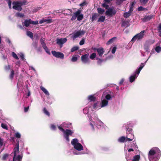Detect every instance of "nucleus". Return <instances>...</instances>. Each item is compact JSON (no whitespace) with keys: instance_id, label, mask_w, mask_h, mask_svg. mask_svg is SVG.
I'll list each match as a JSON object with an SVG mask.
<instances>
[{"instance_id":"obj_4","label":"nucleus","mask_w":161,"mask_h":161,"mask_svg":"<svg viewBox=\"0 0 161 161\" xmlns=\"http://www.w3.org/2000/svg\"><path fill=\"white\" fill-rule=\"evenodd\" d=\"M116 12L115 10L111 8H109L106 11L105 14L110 17H112L113 16L115 15Z\"/></svg>"},{"instance_id":"obj_35","label":"nucleus","mask_w":161,"mask_h":161,"mask_svg":"<svg viewBox=\"0 0 161 161\" xmlns=\"http://www.w3.org/2000/svg\"><path fill=\"white\" fill-rule=\"evenodd\" d=\"M97 10L98 12L100 14H103L105 11L102 8H98Z\"/></svg>"},{"instance_id":"obj_49","label":"nucleus","mask_w":161,"mask_h":161,"mask_svg":"<svg viewBox=\"0 0 161 161\" xmlns=\"http://www.w3.org/2000/svg\"><path fill=\"white\" fill-rule=\"evenodd\" d=\"M15 159L16 160H18V161H21L22 159V157L20 155H18L17 158L15 157Z\"/></svg>"},{"instance_id":"obj_43","label":"nucleus","mask_w":161,"mask_h":161,"mask_svg":"<svg viewBox=\"0 0 161 161\" xmlns=\"http://www.w3.org/2000/svg\"><path fill=\"white\" fill-rule=\"evenodd\" d=\"M1 127L2 128L8 130V127L7 126V125L5 124L2 123L1 124Z\"/></svg>"},{"instance_id":"obj_34","label":"nucleus","mask_w":161,"mask_h":161,"mask_svg":"<svg viewBox=\"0 0 161 161\" xmlns=\"http://www.w3.org/2000/svg\"><path fill=\"white\" fill-rule=\"evenodd\" d=\"M83 14L81 13L78 15V17L77 18V19L78 21H80L82 20L83 18Z\"/></svg>"},{"instance_id":"obj_58","label":"nucleus","mask_w":161,"mask_h":161,"mask_svg":"<svg viewBox=\"0 0 161 161\" xmlns=\"http://www.w3.org/2000/svg\"><path fill=\"white\" fill-rule=\"evenodd\" d=\"M51 129L54 130H55L56 129V126L53 124L51 125Z\"/></svg>"},{"instance_id":"obj_56","label":"nucleus","mask_w":161,"mask_h":161,"mask_svg":"<svg viewBox=\"0 0 161 161\" xmlns=\"http://www.w3.org/2000/svg\"><path fill=\"white\" fill-rule=\"evenodd\" d=\"M41 44L43 48L46 46H46V44L44 42V41H41Z\"/></svg>"},{"instance_id":"obj_29","label":"nucleus","mask_w":161,"mask_h":161,"mask_svg":"<svg viewBox=\"0 0 161 161\" xmlns=\"http://www.w3.org/2000/svg\"><path fill=\"white\" fill-rule=\"evenodd\" d=\"M131 12H129V11L127 12H126L124 14V17L125 18H127L131 15Z\"/></svg>"},{"instance_id":"obj_16","label":"nucleus","mask_w":161,"mask_h":161,"mask_svg":"<svg viewBox=\"0 0 161 161\" xmlns=\"http://www.w3.org/2000/svg\"><path fill=\"white\" fill-rule=\"evenodd\" d=\"M137 77L136 74L131 76L129 78L130 82L131 83L133 82Z\"/></svg>"},{"instance_id":"obj_23","label":"nucleus","mask_w":161,"mask_h":161,"mask_svg":"<svg viewBox=\"0 0 161 161\" xmlns=\"http://www.w3.org/2000/svg\"><path fill=\"white\" fill-rule=\"evenodd\" d=\"M40 88L41 89L46 95H49V93L42 86H41Z\"/></svg>"},{"instance_id":"obj_3","label":"nucleus","mask_w":161,"mask_h":161,"mask_svg":"<svg viewBox=\"0 0 161 161\" xmlns=\"http://www.w3.org/2000/svg\"><path fill=\"white\" fill-rule=\"evenodd\" d=\"M24 25L26 27H28L30 24L33 25H37L38 24V22L37 20L33 21L31 19H26L24 22Z\"/></svg>"},{"instance_id":"obj_63","label":"nucleus","mask_w":161,"mask_h":161,"mask_svg":"<svg viewBox=\"0 0 161 161\" xmlns=\"http://www.w3.org/2000/svg\"><path fill=\"white\" fill-rule=\"evenodd\" d=\"M86 1H84L82 3H80V6H84V5H86Z\"/></svg>"},{"instance_id":"obj_41","label":"nucleus","mask_w":161,"mask_h":161,"mask_svg":"<svg viewBox=\"0 0 161 161\" xmlns=\"http://www.w3.org/2000/svg\"><path fill=\"white\" fill-rule=\"evenodd\" d=\"M8 154H4L2 157V159L3 160H5L8 157Z\"/></svg>"},{"instance_id":"obj_47","label":"nucleus","mask_w":161,"mask_h":161,"mask_svg":"<svg viewBox=\"0 0 161 161\" xmlns=\"http://www.w3.org/2000/svg\"><path fill=\"white\" fill-rule=\"evenodd\" d=\"M16 15L17 16L19 17H20L23 18L24 17V14H21L20 13H16Z\"/></svg>"},{"instance_id":"obj_40","label":"nucleus","mask_w":161,"mask_h":161,"mask_svg":"<svg viewBox=\"0 0 161 161\" xmlns=\"http://www.w3.org/2000/svg\"><path fill=\"white\" fill-rule=\"evenodd\" d=\"M12 56L14 58H15L16 59H19V58L17 56L16 54L14 52H12Z\"/></svg>"},{"instance_id":"obj_27","label":"nucleus","mask_w":161,"mask_h":161,"mask_svg":"<svg viewBox=\"0 0 161 161\" xmlns=\"http://www.w3.org/2000/svg\"><path fill=\"white\" fill-rule=\"evenodd\" d=\"M140 159L139 155H136L134 156L132 161H139Z\"/></svg>"},{"instance_id":"obj_51","label":"nucleus","mask_w":161,"mask_h":161,"mask_svg":"<svg viewBox=\"0 0 161 161\" xmlns=\"http://www.w3.org/2000/svg\"><path fill=\"white\" fill-rule=\"evenodd\" d=\"M144 9L145 8L142 6L139 7L137 9V10L139 11H143Z\"/></svg>"},{"instance_id":"obj_21","label":"nucleus","mask_w":161,"mask_h":161,"mask_svg":"<svg viewBox=\"0 0 161 161\" xmlns=\"http://www.w3.org/2000/svg\"><path fill=\"white\" fill-rule=\"evenodd\" d=\"M126 141V137L125 136H122L119 137L118 140V141L121 143H124Z\"/></svg>"},{"instance_id":"obj_61","label":"nucleus","mask_w":161,"mask_h":161,"mask_svg":"<svg viewBox=\"0 0 161 161\" xmlns=\"http://www.w3.org/2000/svg\"><path fill=\"white\" fill-rule=\"evenodd\" d=\"M144 66V64L143 63H142L140 65V67L138 68L142 70V69L143 68Z\"/></svg>"},{"instance_id":"obj_31","label":"nucleus","mask_w":161,"mask_h":161,"mask_svg":"<svg viewBox=\"0 0 161 161\" xmlns=\"http://www.w3.org/2000/svg\"><path fill=\"white\" fill-rule=\"evenodd\" d=\"M18 1L21 6L24 5H25L27 3V1L25 0H23L22 1Z\"/></svg>"},{"instance_id":"obj_52","label":"nucleus","mask_w":161,"mask_h":161,"mask_svg":"<svg viewBox=\"0 0 161 161\" xmlns=\"http://www.w3.org/2000/svg\"><path fill=\"white\" fill-rule=\"evenodd\" d=\"M116 49H117V47H114L113 48L112 50L111 51V52H112V53H113V54L116 51Z\"/></svg>"},{"instance_id":"obj_28","label":"nucleus","mask_w":161,"mask_h":161,"mask_svg":"<svg viewBox=\"0 0 161 161\" xmlns=\"http://www.w3.org/2000/svg\"><path fill=\"white\" fill-rule=\"evenodd\" d=\"M79 142H78V140L77 139H74L72 140L71 141V144L74 146L75 145H76L77 144H78Z\"/></svg>"},{"instance_id":"obj_7","label":"nucleus","mask_w":161,"mask_h":161,"mask_svg":"<svg viewBox=\"0 0 161 161\" xmlns=\"http://www.w3.org/2000/svg\"><path fill=\"white\" fill-rule=\"evenodd\" d=\"M12 4L13 5V8L14 9L17 10L18 11H20L22 10V8L21 6L18 1L13 2Z\"/></svg>"},{"instance_id":"obj_37","label":"nucleus","mask_w":161,"mask_h":161,"mask_svg":"<svg viewBox=\"0 0 161 161\" xmlns=\"http://www.w3.org/2000/svg\"><path fill=\"white\" fill-rule=\"evenodd\" d=\"M79 49V47L77 46H75L73 47L71 50V52H74L77 50Z\"/></svg>"},{"instance_id":"obj_30","label":"nucleus","mask_w":161,"mask_h":161,"mask_svg":"<svg viewBox=\"0 0 161 161\" xmlns=\"http://www.w3.org/2000/svg\"><path fill=\"white\" fill-rule=\"evenodd\" d=\"M126 129L127 134H132L131 132L132 131V129L131 128L127 127Z\"/></svg>"},{"instance_id":"obj_36","label":"nucleus","mask_w":161,"mask_h":161,"mask_svg":"<svg viewBox=\"0 0 161 161\" xmlns=\"http://www.w3.org/2000/svg\"><path fill=\"white\" fill-rule=\"evenodd\" d=\"M149 0H140V3L142 4H146Z\"/></svg>"},{"instance_id":"obj_17","label":"nucleus","mask_w":161,"mask_h":161,"mask_svg":"<svg viewBox=\"0 0 161 161\" xmlns=\"http://www.w3.org/2000/svg\"><path fill=\"white\" fill-rule=\"evenodd\" d=\"M96 97L93 95H89L88 96V99L90 102H94L96 100Z\"/></svg>"},{"instance_id":"obj_22","label":"nucleus","mask_w":161,"mask_h":161,"mask_svg":"<svg viewBox=\"0 0 161 161\" xmlns=\"http://www.w3.org/2000/svg\"><path fill=\"white\" fill-rule=\"evenodd\" d=\"M47 22L48 23H50L52 22V20L51 19H42L40 20L39 21V23L40 24H42L43 23Z\"/></svg>"},{"instance_id":"obj_59","label":"nucleus","mask_w":161,"mask_h":161,"mask_svg":"<svg viewBox=\"0 0 161 161\" xmlns=\"http://www.w3.org/2000/svg\"><path fill=\"white\" fill-rule=\"evenodd\" d=\"M141 69L138 68L136 70V72H135V74H136V75L139 74L140 71H141Z\"/></svg>"},{"instance_id":"obj_1","label":"nucleus","mask_w":161,"mask_h":161,"mask_svg":"<svg viewBox=\"0 0 161 161\" xmlns=\"http://www.w3.org/2000/svg\"><path fill=\"white\" fill-rule=\"evenodd\" d=\"M158 148H153L151 149L148 153V158L150 161H158L159 159V156H154L156 154V150H158Z\"/></svg>"},{"instance_id":"obj_38","label":"nucleus","mask_w":161,"mask_h":161,"mask_svg":"<svg viewBox=\"0 0 161 161\" xmlns=\"http://www.w3.org/2000/svg\"><path fill=\"white\" fill-rule=\"evenodd\" d=\"M96 54L95 53H93L90 56V58L92 59H94L96 57Z\"/></svg>"},{"instance_id":"obj_2","label":"nucleus","mask_w":161,"mask_h":161,"mask_svg":"<svg viewBox=\"0 0 161 161\" xmlns=\"http://www.w3.org/2000/svg\"><path fill=\"white\" fill-rule=\"evenodd\" d=\"M63 133L64 136L66 140L69 142V136H72L74 132L71 130L67 129L65 130Z\"/></svg>"},{"instance_id":"obj_45","label":"nucleus","mask_w":161,"mask_h":161,"mask_svg":"<svg viewBox=\"0 0 161 161\" xmlns=\"http://www.w3.org/2000/svg\"><path fill=\"white\" fill-rule=\"evenodd\" d=\"M77 58L76 57L73 56L71 59V61L73 62H75L77 61Z\"/></svg>"},{"instance_id":"obj_12","label":"nucleus","mask_w":161,"mask_h":161,"mask_svg":"<svg viewBox=\"0 0 161 161\" xmlns=\"http://www.w3.org/2000/svg\"><path fill=\"white\" fill-rule=\"evenodd\" d=\"M81 13V10L78 9L77 11L74 13L71 19V20L73 21L75 20L76 18L78 17V15Z\"/></svg>"},{"instance_id":"obj_53","label":"nucleus","mask_w":161,"mask_h":161,"mask_svg":"<svg viewBox=\"0 0 161 161\" xmlns=\"http://www.w3.org/2000/svg\"><path fill=\"white\" fill-rule=\"evenodd\" d=\"M102 6L103 7L105 8L106 9H107L108 10V8L109 7V6L107 4L105 3H104L102 4Z\"/></svg>"},{"instance_id":"obj_19","label":"nucleus","mask_w":161,"mask_h":161,"mask_svg":"<svg viewBox=\"0 0 161 161\" xmlns=\"http://www.w3.org/2000/svg\"><path fill=\"white\" fill-rule=\"evenodd\" d=\"M130 135L131 136V137H130V138H128L129 135H127L126 137V141H127L129 142H130L133 140L134 138V136L132 134H131Z\"/></svg>"},{"instance_id":"obj_50","label":"nucleus","mask_w":161,"mask_h":161,"mask_svg":"<svg viewBox=\"0 0 161 161\" xmlns=\"http://www.w3.org/2000/svg\"><path fill=\"white\" fill-rule=\"evenodd\" d=\"M43 49L45 50L46 51L47 53L49 54H50V52L49 51V50L48 48L47 47V46H46L44 47L43 48Z\"/></svg>"},{"instance_id":"obj_62","label":"nucleus","mask_w":161,"mask_h":161,"mask_svg":"<svg viewBox=\"0 0 161 161\" xmlns=\"http://www.w3.org/2000/svg\"><path fill=\"white\" fill-rule=\"evenodd\" d=\"M127 25V23L126 21H123L122 22V26H126Z\"/></svg>"},{"instance_id":"obj_25","label":"nucleus","mask_w":161,"mask_h":161,"mask_svg":"<svg viewBox=\"0 0 161 161\" xmlns=\"http://www.w3.org/2000/svg\"><path fill=\"white\" fill-rule=\"evenodd\" d=\"M14 71L13 70H11L10 74L9 75V78L11 80H12L14 78Z\"/></svg>"},{"instance_id":"obj_8","label":"nucleus","mask_w":161,"mask_h":161,"mask_svg":"<svg viewBox=\"0 0 161 161\" xmlns=\"http://www.w3.org/2000/svg\"><path fill=\"white\" fill-rule=\"evenodd\" d=\"M89 54L86 53L82 55L81 57V60L83 63L86 64L89 63L90 62L89 59L88 58Z\"/></svg>"},{"instance_id":"obj_15","label":"nucleus","mask_w":161,"mask_h":161,"mask_svg":"<svg viewBox=\"0 0 161 161\" xmlns=\"http://www.w3.org/2000/svg\"><path fill=\"white\" fill-rule=\"evenodd\" d=\"M72 12L71 9H67L64 10L63 14L66 15H70L71 14Z\"/></svg>"},{"instance_id":"obj_24","label":"nucleus","mask_w":161,"mask_h":161,"mask_svg":"<svg viewBox=\"0 0 161 161\" xmlns=\"http://www.w3.org/2000/svg\"><path fill=\"white\" fill-rule=\"evenodd\" d=\"M26 34L27 35L30 37L31 39H33V35L32 32L29 31H27L26 32Z\"/></svg>"},{"instance_id":"obj_33","label":"nucleus","mask_w":161,"mask_h":161,"mask_svg":"<svg viewBox=\"0 0 161 161\" xmlns=\"http://www.w3.org/2000/svg\"><path fill=\"white\" fill-rule=\"evenodd\" d=\"M43 113L48 117L50 116V114L49 112L45 108H44L43 109Z\"/></svg>"},{"instance_id":"obj_14","label":"nucleus","mask_w":161,"mask_h":161,"mask_svg":"<svg viewBox=\"0 0 161 161\" xmlns=\"http://www.w3.org/2000/svg\"><path fill=\"white\" fill-rule=\"evenodd\" d=\"M14 156L16 157V153L19 152V142H17L16 145V147L14 148Z\"/></svg>"},{"instance_id":"obj_60","label":"nucleus","mask_w":161,"mask_h":161,"mask_svg":"<svg viewBox=\"0 0 161 161\" xmlns=\"http://www.w3.org/2000/svg\"><path fill=\"white\" fill-rule=\"evenodd\" d=\"M144 66V64L143 63H142L140 65V67L138 68L142 70V69L143 68Z\"/></svg>"},{"instance_id":"obj_57","label":"nucleus","mask_w":161,"mask_h":161,"mask_svg":"<svg viewBox=\"0 0 161 161\" xmlns=\"http://www.w3.org/2000/svg\"><path fill=\"white\" fill-rule=\"evenodd\" d=\"M58 128L63 133L64 132L65 130H64L61 126H58Z\"/></svg>"},{"instance_id":"obj_55","label":"nucleus","mask_w":161,"mask_h":161,"mask_svg":"<svg viewBox=\"0 0 161 161\" xmlns=\"http://www.w3.org/2000/svg\"><path fill=\"white\" fill-rule=\"evenodd\" d=\"M3 139L0 137V146H3Z\"/></svg>"},{"instance_id":"obj_26","label":"nucleus","mask_w":161,"mask_h":161,"mask_svg":"<svg viewBox=\"0 0 161 161\" xmlns=\"http://www.w3.org/2000/svg\"><path fill=\"white\" fill-rule=\"evenodd\" d=\"M66 41H57V44L61 48L62 47L63 44L66 42Z\"/></svg>"},{"instance_id":"obj_48","label":"nucleus","mask_w":161,"mask_h":161,"mask_svg":"<svg viewBox=\"0 0 161 161\" xmlns=\"http://www.w3.org/2000/svg\"><path fill=\"white\" fill-rule=\"evenodd\" d=\"M105 98L107 100H109L111 98V96L110 94H107L105 96Z\"/></svg>"},{"instance_id":"obj_5","label":"nucleus","mask_w":161,"mask_h":161,"mask_svg":"<svg viewBox=\"0 0 161 161\" xmlns=\"http://www.w3.org/2000/svg\"><path fill=\"white\" fill-rule=\"evenodd\" d=\"M146 31L145 30L142 31L140 33L135 36L131 39V40H136V39H137L138 40L141 39L144 36V33Z\"/></svg>"},{"instance_id":"obj_18","label":"nucleus","mask_w":161,"mask_h":161,"mask_svg":"<svg viewBox=\"0 0 161 161\" xmlns=\"http://www.w3.org/2000/svg\"><path fill=\"white\" fill-rule=\"evenodd\" d=\"M108 104V101L105 99H103L102 102L101 107H103L107 105Z\"/></svg>"},{"instance_id":"obj_64","label":"nucleus","mask_w":161,"mask_h":161,"mask_svg":"<svg viewBox=\"0 0 161 161\" xmlns=\"http://www.w3.org/2000/svg\"><path fill=\"white\" fill-rule=\"evenodd\" d=\"M133 11V7H132V6H130V8L129 10V12H130L131 13H132Z\"/></svg>"},{"instance_id":"obj_44","label":"nucleus","mask_w":161,"mask_h":161,"mask_svg":"<svg viewBox=\"0 0 161 161\" xmlns=\"http://www.w3.org/2000/svg\"><path fill=\"white\" fill-rule=\"evenodd\" d=\"M98 61H97V64L98 65H101L102 63L103 62V60L101 59L97 58Z\"/></svg>"},{"instance_id":"obj_11","label":"nucleus","mask_w":161,"mask_h":161,"mask_svg":"<svg viewBox=\"0 0 161 161\" xmlns=\"http://www.w3.org/2000/svg\"><path fill=\"white\" fill-rule=\"evenodd\" d=\"M153 16V15L152 14L148 15H146L142 19V20L143 22H146L150 20Z\"/></svg>"},{"instance_id":"obj_46","label":"nucleus","mask_w":161,"mask_h":161,"mask_svg":"<svg viewBox=\"0 0 161 161\" xmlns=\"http://www.w3.org/2000/svg\"><path fill=\"white\" fill-rule=\"evenodd\" d=\"M10 69V65H5L4 66V69L6 70H8Z\"/></svg>"},{"instance_id":"obj_39","label":"nucleus","mask_w":161,"mask_h":161,"mask_svg":"<svg viewBox=\"0 0 161 161\" xmlns=\"http://www.w3.org/2000/svg\"><path fill=\"white\" fill-rule=\"evenodd\" d=\"M155 51L157 53H159L161 51V47L160 46H157L155 49Z\"/></svg>"},{"instance_id":"obj_10","label":"nucleus","mask_w":161,"mask_h":161,"mask_svg":"<svg viewBox=\"0 0 161 161\" xmlns=\"http://www.w3.org/2000/svg\"><path fill=\"white\" fill-rule=\"evenodd\" d=\"M93 50L94 51H97V52L100 57H102L104 52L103 48L101 47L98 48H94Z\"/></svg>"},{"instance_id":"obj_42","label":"nucleus","mask_w":161,"mask_h":161,"mask_svg":"<svg viewBox=\"0 0 161 161\" xmlns=\"http://www.w3.org/2000/svg\"><path fill=\"white\" fill-rule=\"evenodd\" d=\"M5 0L8 1V4L9 8L10 9H11V3H12V2H11V0Z\"/></svg>"},{"instance_id":"obj_9","label":"nucleus","mask_w":161,"mask_h":161,"mask_svg":"<svg viewBox=\"0 0 161 161\" xmlns=\"http://www.w3.org/2000/svg\"><path fill=\"white\" fill-rule=\"evenodd\" d=\"M85 32L83 30H80L74 33L73 35V38H76L80 36L85 34Z\"/></svg>"},{"instance_id":"obj_13","label":"nucleus","mask_w":161,"mask_h":161,"mask_svg":"<svg viewBox=\"0 0 161 161\" xmlns=\"http://www.w3.org/2000/svg\"><path fill=\"white\" fill-rule=\"evenodd\" d=\"M74 147L75 149L79 151L82 150L83 149V148L82 146L80 143H78L76 145H75V146H74Z\"/></svg>"},{"instance_id":"obj_6","label":"nucleus","mask_w":161,"mask_h":161,"mask_svg":"<svg viewBox=\"0 0 161 161\" xmlns=\"http://www.w3.org/2000/svg\"><path fill=\"white\" fill-rule=\"evenodd\" d=\"M51 53L55 57L60 58L61 59H63L64 57V54L61 52H56L55 51H52Z\"/></svg>"},{"instance_id":"obj_20","label":"nucleus","mask_w":161,"mask_h":161,"mask_svg":"<svg viewBox=\"0 0 161 161\" xmlns=\"http://www.w3.org/2000/svg\"><path fill=\"white\" fill-rule=\"evenodd\" d=\"M99 14L97 13H94V14L92 17L91 18V21L92 22H93L96 18H97L99 16Z\"/></svg>"},{"instance_id":"obj_54","label":"nucleus","mask_w":161,"mask_h":161,"mask_svg":"<svg viewBox=\"0 0 161 161\" xmlns=\"http://www.w3.org/2000/svg\"><path fill=\"white\" fill-rule=\"evenodd\" d=\"M15 136L17 138H20L21 135L19 132H16L15 133Z\"/></svg>"},{"instance_id":"obj_32","label":"nucleus","mask_w":161,"mask_h":161,"mask_svg":"<svg viewBox=\"0 0 161 161\" xmlns=\"http://www.w3.org/2000/svg\"><path fill=\"white\" fill-rule=\"evenodd\" d=\"M105 19V16H102L100 17L97 21L98 22H103L104 21Z\"/></svg>"}]
</instances>
